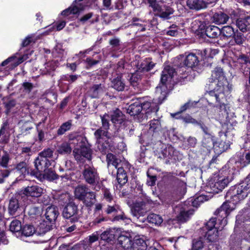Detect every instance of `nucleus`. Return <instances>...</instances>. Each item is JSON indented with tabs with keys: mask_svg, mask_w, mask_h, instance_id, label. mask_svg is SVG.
I'll return each instance as SVG.
<instances>
[{
	"mask_svg": "<svg viewBox=\"0 0 250 250\" xmlns=\"http://www.w3.org/2000/svg\"><path fill=\"white\" fill-rule=\"evenodd\" d=\"M250 191V174L240 184L232 187L227 192L226 197L228 199L217 211L219 215L225 218L229 213L234 209L235 204L244 199Z\"/></svg>",
	"mask_w": 250,
	"mask_h": 250,
	"instance_id": "f257e3e1",
	"label": "nucleus"
},
{
	"mask_svg": "<svg viewBox=\"0 0 250 250\" xmlns=\"http://www.w3.org/2000/svg\"><path fill=\"white\" fill-rule=\"evenodd\" d=\"M209 82L213 89L208 92V99L210 100L214 99L218 103L216 106H219L220 108L225 109L224 93L229 92L230 87L229 86L228 82L221 67H216L212 72Z\"/></svg>",
	"mask_w": 250,
	"mask_h": 250,
	"instance_id": "f03ea898",
	"label": "nucleus"
},
{
	"mask_svg": "<svg viewBox=\"0 0 250 250\" xmlns=\"http://www.w3.org/2000/svg\"><path fill=\"white\" fill-rule=\"evenodd\" d=\"M177 73L175 69L170 66H166L163 70L161 74V83L162 85H159L156 87V94H161L162 96L159 97V99L160 100L161 98H164L166 97V86L165 84L167 82L170 81V80L174 77V75Z\"/></svg>",
	"mask_w": 250,
	"mask_h": 250,
	"instance_id": "7ed1b4c3",
	"label": "nucleus"
},
{
	"mask_svg": "<svg viewBox=\"0 0 250 250\" xmlns=\"http://www.w3.org/2000/svg\"><path fill=\"white\" fill-rule=\"evenodd\" d=\"M149 6L151 7L155 15L164 20L170 18V16L173 14L174 10L169 6L160 5L157 0H147Z\"/></svg>",
	"mask_w": 250,
	"mask_h": 250,
	"instance_id": "20e7f679",
	"label": "nucleus"
},
{
	"mask_svg": "<svg viewBox=\"0 0 250 250\" xmlns=\"http://www.w3.org/2000/svg\"><path fill=\"white\" fill-rule=\"evenodd\" d=\"M186 54L181 55L178 57V59L181 62L179 66L182 68L185 66L192 69L197 66L199 63L198 57L193 53H189L188 55Z\"/></svg>",
	"mask_w": 250,
	"mask_h": 250,
	"instance_id": "39448f33",
	"label": "nucleus"
},
{
	"mask_svg": "<svg viewBox=\"0 0 250 250\" xmlns=\"http://www.w3.org/2000/svg\"><path fill=\"white\" fill-rule=\"evenodd\" d=\"M82 174L84 180L89 184L95 185L99 182V174L97 169L93 166H84Z\"/></svg>",
	"mask_w": 250,
	"mask_h": 250,
	"instance_id": "423d86ee",
	"label": "nucleus"
},
{
	"mask_svg": "<svg viewBox=\"0 0 250 250\" xmlns=\"http://www.w3.org/2000/svg\"><path fill=\"white\" fill-rule=\"evenodd\" d=\"M106 160L108 168L114 167L116 170V175L126 173L123 167V163L120 160L117 159L115 155L111 153L107 154Z\"/></svg>",
	"mask_w": 250,
	"mask_h": 250,
	"instance_id": "0eeeda50",
	"label": "nucleus"
},
{
	"mask_svg": "<svg viewBox=\"0 0 250 250\" xmlns=\"http://www.w3.org/2000/svg\"><path fill=\"white\" fill-rule=\"evenodd\" d=\"M229 133V131H226L225 134L221 136L220 139H218V140L214 143V149L217 153H221L229 148L230 142L226 140V137Z\"/></svg>",
	"mask_w": 250,
	"mask_h": 250,
	"instance_id": "6e6552de",
	"label": "nucleus"
},
{
	"mask_svg": "<svg viewBox=\"0 0 250 250\" xmlns=\"http://www.w3.org/2000/svg\"><path fill=\"white\" fill-rule=\"evenodd\" d=\"M77 212V207L74 204L70 203L64 208L62 215L66 219L70 218L72 222H76L78 220Z\"/></svg>",
	"mask_w": 250,
	"mask_h": 250,
	"instance_id": "1a4fd4ad",
	"label": "nucleus"
},
{
	"mask_svg": "<svg viewBox=\"0 0 250 250\" xmlns=\"http://www.w3.org/2000/svg\"><path fill=\"white\" fill-rule=\"evenodd\" d=\"M22 192L27 197L38 198L42 194L43 189L37 185H32L23 188Z\"/></svg>",
	"mask_w": 250,
	"mask_h": 250,
	"instance_id": "9d476101",
	"label": "nucleus"
},
{
	"mask_svg": "<svg viewBox=\"0 0 250 250\" xmlns=\"http://www.w3.org/2000/svg\"><path fill=\"white\" fill-rule=\"evenodd\" d=\"M220 208H219L215 212V214L217 216V219L218 221H220V223L221 225V227H215V224L216 222V218H211L207 223H206V229L207 230L209 229H218L221 230L224 227H225L227 224V221L226 218L229 215H228L225 218H223L221 217L220 215H219V213L217 212ZM229 213L228 214H229Z\"/></svg>",
	"mask_w": 250,
	"mask_h": 250,
	"instance_id": "9b49d317",
	"label": "nucleus"
},
{
	"mask_svg": "<svg viewBox=\"0 0 250 250\" xmlns=\"http://www.w3.org/2000/svg\"><path fill=\"white\" fill-rule=\"evenodd\" d=\"M144 202H136L131 209V212L134 217L137 219L141 216H144L147 211Z\"/></svg>",
	"mask_w": 250,
	"mask_h": 250,
	"instance_id": "f8f14e48",
	"label": "nucleus"
},
{
	"mask_svg": "<svg viewBox=\"0 0 250 250\" xmlns=\"http://www.w3.org/2000/svg\"><path fill=\"white\" fill-rule=\"evenodd\" d=\"M33 176L41 181L45 179L49 181L57 179V176L54 171L51 168H49L48 167L42 172H38L33 173Z\"/></svg>",
	"mask_w": 250,
	"mask_h": 250,
	"instance_id": "ddd939ff",
	"label": "nucleus"
},
{
	"mask_svg": "<svg viewBox=\"0 0 250 250\" xmlns=\"http://www.w3.org/2000/svg\"><path fill=\"white\" fill-rule=\"evenodd\" d=\"M141 106L142 107V114H145V117H146V118L148 117L150 114H155L159 110V106L155 103L149 102L141 103Z\"/></svg>",
	"mask_w": 250,
	"mask_h": 250,
	"instance_id": "4468645a",
	"label": "nucleus"
},
{
	"mask_svg": "<svg viewBox=\"0 0 250 250\" xmlns=\"http://www.w3.org/2000/svg\"><path fill=\"white\" fill-rule=\"evenodd\" d=\"M36 170H32L31 172V175H33V173L42 172L45 170L51 165L50 161L45 158H42L38 157L34 162Z\"/></svg>",
	"mask_w": 250,
	"mask_h": 250,
	"instance_id": "2eb2a0df",
	"label": "nucleus"
},
{
	"mask_svg": "<svg viewBox=\"0 0 250 250\" xmlns=\"http://www.w3.org/2000/svg\"><path fill=\"white\" fill-rule=\"evenodd\" d=\"M59 63V62L58 59L46 62L44 63V67L41 69L42 74L52 76Z\"/></svg>",
	"mask_w": 250,
	"mask_h": 250,
	"instance_id": "dca6fc26",
	"label": "nucleus"
},
{
	"mask_svg": "<svg viewBox=\"0 0 250 250\" xmlns=\"http://www.w3.org/2000/svg\"><path fill=\"white\" fill-rule=\"evenodd\" d=\"M94 136L96 139L97 142L98 143V147L100 151L102 152H105L106 149V147L100 143V140L102 139L103 137L104 136L107 138H109L108 135V132L102 128H100L96 130L94 132Z\"/></svg>",
	"mask_w": 250,
	"mask_h": 250,
	"instance_id": "f3484780",
	"label": "nucleus"
},
{
	"mask_svg": "<svg viewBox=\"0 0 250 250\" xmlns=\"http://www.w3.org/2000/svg\"><path fill=\"white\" fill-rule=\"evenodd\" d=\"M80 154L77 153L74 150V153H75L74 157L75 159L77 160H81L82 156L86 158L88 160H90L91 158V153L92 151L90 149V147L86 146V143L85 144L80 145Z\"/></svg>",
	"mask_w": 250,
	"mask_h": 250,
	"instance_id": "a211bd4d",
	"label": "nucleus"
},
{
	"mask_svg": "<svg viewBox=\"0 0 250 250\" xmlns=\"http://www.w3.org/2000/svg\"><path fill=\"white\" fill-rule=\"evenodd\" d=\"M58 214V208L55 206L51 205L48 207L46 209L45 216L50 223L54 222L57 219Z\"/></svg>",
	"mask_w": 250,
	"mask_h": 250,
	"instance_id": "6ab92c4d",
	"label": "nucleus"
},
{
	"mask_svg": "<svg viewBox=\"0 0 250 250\" xmlns=\"http://www.w3.org/2000/svg\"><path fill=\"white\" fill-rule=\"evenodd\" d=\"M161 153L159 154L160 158L167 159L168 160L172 159L174 155L175 150L170 145H163L162 147Z\"/></svg>",
	"mask_w": 250,
	"mask_h": 250,
	"instance_id": "aec40b11",
	"label": "nucleus"
},
{
	"mask_svg": "<svg viewBox=\"0 0 250 250\" xmlns=\"http://www.w3.org/2000/svg\"><path fill=\"white\" fill-rule=\"evenodd\" d=\"M133 238L130 234L121 235L118 239L119 244L125 249H131L133 244Z\"/></svg>",
	"mask_w": 250,
	"mask_h": 250,
	"instance_id": "412c9836",
	"label": "nucleus"
},
{
	"mask_svg": "<svg viewBox=\"0 0 250 250\" xmlns=\"http://www.w3.org/2000/svg\"><path fill=\"white\" fill-rule=\"evenodd\" d=\"M68 138L70 145H73L74 146H77L80 147V145L85 144L87 142L85 137L76 134H70Z\"/></svg>",
	"mask_w": 250,
	"mask_h": 250,
	"instance_id": "4be33fe9",
	"label": "nucleus"
},
{
	"mask_svg": "<svg viewBox=\"0 0 250 250\" xmlns=\"http://www.w3.org/2000/svg\"><path fill=\"white\" fill-rule=\"evenodd\" d=\"M142 111L141 103L139 101L131 104L127 108V113L131 116L140 115L141 116L142 115Z\"/></svg>",
	"mask_w": 250,
	"mask_h": 250,
	"instance_id": "5701e85b",
	"label": "nucleus"
},
{
	"mask_svg": "<svg viewBox=\"0 0 250 250\" xmlns=\"http://www.w3.org/2000/svg\"><path fill=\"white\" fill-rule=\"evenodd\" d=\"M194 210L192 209H187L185 207H182L177 216V219L180 222H185L190 218Z\"/></svg>",
	"mask_w": 250,
	"mask_h": 250,
	"instance_id": "b1692460",
	"label": "nucleus"
},
{
	"mask_svg": "<svg viewBox=\"0 0 250 250\" xmlns=\"http://www.w3.org/2000/svg\"><path fill=\"white\" fill-rule=\"evenodd\" d=\"M21 206L19 200L16 198H12L9 201L8 206V212L11 215H16L17 212H19Z\"/></svg>",
	"mask_w": 250,
	"mask_h": 250,
	"instance_id": "393cba45",
	"label": "nucleus"
},
{
	"mask_svg": "<svg viewBox=\"0 0 250 250\" xmlns=\"http://www.w3.org/2000/svg\"><path fill=\"white\" fill-rule=\"evenodd\" d=\"M187 6L191 9L199 10L207 7V3L202 0H188Z\"/></svg>",
	"mask_w": 250,
	"mask_h": 250,
	"instance_id": "a878e982",
	"label": "nucleus"
},
{
	"mask_svg": "<svg viewBox=\"0 0 250 250\" xmlns=\"http://www.w3.org/2000/svg\"><path fill=\"white\" fill-rule=\"evenodd\" d=\"M214 181L218 184V187L221 188V191L228 186L229 183L231 181V178L228 176L218 175L212 178Z\"/></svg>",
	"mask_w": 250,
	"mask_h": 250,
	"instance_id": "bb28decb",
	"label": "nucleus"
},
{
	"mask_svg": "<svg viewBox=\"0 0 250 250\" xmlns=\"http://www.w3.org/2000/svg\"><path fill=\"white\" fill-rule=\"evenodd\" d=\"M88 190L89 189L86 185H79L75 189V196L76 198L83 201L85 198Z\"/></svg>",
	"mask_w": 250,
	"mask_h": 250,
	"instance_id": "cd10ccee",
	"label": "nucleus"
},
{
	"mask_svg": "<svg viewBox=\"0 0 250 250\" xmlns=\"http://www.w3.org/2000/svg\"><path fill=\"white\" fill-rule=\"evenodd\" d=\"M104 92V87L101 84H95L88 91L89 95L92 98H97Z\"/></svg>",
	"mask_w": 250,
	"mask_h": 250,
	"instance_id": "c85d7f7f",
	"label": "nucleus"
},
{
	"mask_svg": "<svg viewBox=\"0 0 250 250\" xmlns=\"http://www.w3.org/2000/svg\"><path fill=\"white\" fill-rule=\"evenodd\" d=\"M205 34L210 38H216L221 34V30L217 26L209 25L206 28Z\"/></svg>",
	"mask_w": 250,
	"mask_h": 250,
	"instance_id": "c756f323",
	"label": "nucleus"
},
{
	"mask_svg": "<svg viewBox=\"0 0 250 250\" xmlns=\"http://www.w3.org/2000/svg\"><path fill=\"white\" fill-rule=\"evenodd\" d=\"M83 9L84 7L83 5V3H80L63 10L61 14L63 16H68L70 14H76Z\"/></svg>",
	"mask_w": 250,
	"mask_h": 250,
	"instance_id": "7c9ffc66",
	"label": "nucleus"
},
{
	"mask_svg": "<svg viewBox=\"0 0 250 250\" xmlns=\"http://www.w3.org/2000/svg\"><path fill=\"white\" fill-rule=\"evenodd\" d=\"M112 87L118 91H123L125 87V81L121 76H118L112 81Z\"/></svg>",
	"mask_w": 250,
	"mask_h": 250,
	"instance_id": "2f4dec72",
	"label": "nucleus"
},
{
	"mask_svg": "<svg viewBox=\"0 0 250 250\" xmlns=\"http://www.w3.org/2000/svg\"><path fill=\"white\" fill-rule=\"evenodd\" d=\"M213 21L217 24H224L229 19V17L223 12L216 13L213 16Z\"/></svg>",
	"mask_w": 250,
	"mask_h": 250,
	"instance_id": "473e14b6",
	"label": "nucleus"
},
{
	"mask_svg": "<svg viewBox=\"0 0 250 250\" xmlns=\"http://www.w3.org/2000/svg\"><path fill=\"white\" fill-rule=\"evenodd\" d=\"M155 66V63L151 61L149 58L144 60L140 64L138 68L140 72H148L151 70Z\"/></svg>",
	"mask_w": 250,
	"mask_h": 250,
	"instance_id": "72a5a7b5",
	"label": "nucleus"
},
{
	"mask_svg": "<svg viewBox=\"0 0 250 250\" xmlns=\"http://www.w3.org/2000/svg\"><path fill=\"white\" fill-rule=\"evenodd\" d=\"M218 184L214 181L212 178L208 183L206 187V191L211 193H218L221 191V188H219Z\"/></svg>",
	"mask_w": 250,
	"mask_h": 250,
	"instance_id": "f704fd0d",
	"label": "nucleus"
},
{
	"mask_svg": "<svg viewBox=\"0 0 250 250\" xmlns=\"http://www.w3.org/2000/svg\"><path fill=\"white\" fill-rule=\"evenodd\" d=\"M124 120V115L118 109L114 110L111 115V120L114 124H121L123 122Z\"/></svg>",
	"mask_w": 250,
	"mask_h": 250,
	"instance_id": "c9c22d12",
	"label": "nucleus"
},
{
	"mask_svg": "<svg viewBox=\"0 0 250 250\" xmlns=\"http://www.w3.org/2000/svg\"><path fill=\"white\" fill-rule=\"evenodd\" d=\"M21 233L26 237L32 236L34 234L41 235L42 233L37 232L33 226L30 225H26L21 228Z\"/></svg>",
	"mask_w": 250,
	"mask_h": 250,
	"instance_id": "e433bc0d",
	"label": "nucleus"
},
{
	"mask_svg": "<svg viewBox=\"0 0 250 250\" xmlns=\"http://www.w3.org/2000/svg\"><path fill=\"white\" fill-rule=\"evenodd\" d=\"M218 229H209L207 230L205 237L209 242H215L218 237Z\"/></svg>",
	"mask_w": 250,
	"mask_h": 250,
	"instance_id": "4c0bfd02",
	"label": "nucleus"
},
{
	"mask_svg": "<svg viewBox=\"0 0 250 250\" xmlns=\"http://www.w3.org/2000/svg\"><path fill=\"white\" fill-rule=\"evenodd\" d=\"M235 62L239 64L241 67L244 65H248L250 64V59L247 55L243 54H239L238 55L235 56Z\"/></svg>",
	"mask_w": 250,
	"mask_h": 250,
	"instance_id": "58836bf2",
	"label": "nucleus"
},
{
	"mask_svg": "<svg viewBox=\"0 0 250 250\" xmlns=\"http://www.w3.org/2000/svg\"><path fill=\"white\" fill-rule=\"evenodd\" d=\"M147 244L146 242L142 239H138L133 243V246L130 250H146Z\"/></svg>",
	"mask_w": 250,
	"mask_h": 250,
	"instance_id": "ea45409f",
	"label": "nucleus"
},
{
	"mask_svg": "<svg viewBox=\"0 0 250 250\" xmlns=\"http://www.w3.org/2000/svg\"><path fill=\"white\" fill-rule=\"evenodd\" d=\"M71 147L68 143L64 142L58 146L57 151L61 154H67L71 153Z\"/></svg>",
	"mask_w": 250,
	"mask_h": 250,
	"instance_id": "a19ab883",
	"label": "nucleus"
},
{
	"mask_svg": "<svg viewBox=\"0 0 250 250\" xmlns=\"http://www.w3.org/2000/svg\"><path fill=\"white\" fill-rule=\"evenodd\" d=\"M72 121L69 120L63 123L57 130V134L58 135H62L64 134L66 131L70 130L72 127Z\"/></svg>",
	"mask_w": 250,
	"mask_h": 250,
	"instance_id": "79ce46f5",
	"label": "nucleus"
},
{
	"mask_svg": "<svg viewBox=\"0 0 250 250\" xmlns=\"http://www.w3.org/2000/svg\"><path fill=\"white\" fill-rule=\"evenodd\" d=\"M147 220L149 223L155 225H160L163 222V219L159 215L151 213L147 217Z\"/></svg>",
	"mask_w": 250,
	"mask_h": 250,
	"instance_id": "37998d69",
	"label": "nucleus"
},
{
	"mask_svg": "<svg viewBox=\"0 0 250 250\" xmlns=\"http://www.w3.org/2000/svg\"><path fill=\"white\" fill-rule=\"evenodd\" d=\"M95 193L89 190L83 201L87 206H91L95 203Z\"/></svg>",
	"mask_w": 250,
	"mask_h": 250,
	"instance_id": "c03bdc74",
	"label": "nucleus"
},
{
	"mask_svg": "<svg viewBox=\"0 0 250 250\" xmlns=\"http://www.w3.org/2000/svg\"><path fill=\"white\" fill-rule=\"evenodd\" d=\"M221 30V34L224 37L229 38L234 35V31L233 28L231 26L227 25L223 26Z\"/></svg>",
	"mask_w": 250,
	"mask_h": 250,
	"instance_id": "a18cd8bd",
	"label": "nucleus"
},
{
	"mask_svg": "<svg viewBox=\"0 0 250 250\" xmlns=\"http://www.w3.org/2000/svg\"><path fill=\"white\" fill-rule=\"evenodd\" d=\"M236 25L239 30L243 32H246L249 29V24L246 19L238 20L236 21Z\"/></svg>",
	"mask_w": 250,
	"mask_h": 250,
	"instance_id": "49530a36",
	"label": "nucleus"
},
{
	"mask_svg": "<svg viewBox=\"0 0 250 250\" xmlns=\"http://www.w3.org/2000/svg\"><path fill=\"white\" fill-rule=\"evenodd\" d=\"M10 230L12 232H18L21 230V223L18 220H13L10 225Z\"/></svg>",
	"mask_w": 250,
	"mask_h": 250,
	"instance_id": "de8ad7c7",
	"label": "nucleus"
},
{
	"mask_svg": "<svg viewBox=\"0 0 250 250\" xmlns=\"http://www.w3.org/2000/svg\"><path fill=\"white\" fill-rule=\"evenodd\" d=\"M112 221H120L123 224H128L131 222V220L123 212L121 214L115 216L112 219Z\"/></svg>",
	"mask_w": 250,
	"mask_h": 250,
	"instance_id": "09e8293b",
	"label": "nucleus"
},
{
	"mask_svg": "<svg viewBox=\"0 0 250 250\" xmlns=\"http://www.w3.org/2000/svg\"><path fill=\"white\" fill-rule=\"evenodd\" d=\"M161 128V123L159 120L154 119L150 122L149 130L151 132H157Z\"/></svg>",
	"mask_w": 250,
	"mask_h": 250,
	"instance_id": "8fccbe9b",
	"label": "nucleus"
},
{
	"mask_svg": "<svg viewBox=\"0 0 250 250\" xmlns=\"http://www.w3.org/2000/svg\"><path fill=\"white\" fill-rule=\"evenodd\" d=\"M42 209L35 206H32L28 210V214L32 217L38 216L41 214Z\"/></svg>",
	"mask_w": 250,
	"mask_h": 250,
	"instance_id": "3c124183",
	"label": "nucleus"
},
{
	"mask_svg": "<svg viewBox=\"0 0 250 250\" xmlns=\"http://www.w3.org/2000/svg\"><path fill=\"white\" fill-rule=\"evenodd\" d=\"M99 235L98 232L96 231L85 238L84 240L85 242L89 245H91L98 240Z\"/></svg>",
	"mask_w": 250,
	"mask_h": 250,
	"instance_id": "603ef678",
	"label": "nucleus"
},
{
	"mask_svg": "<svg viewBox=\"0 0 250 250\" xmlns=\"http://www.w3.org/2000/svg\"><path fill=\"white\" fill-rule=\"evenodd\" d=\"M204 247L203 242L201 238L195 239L192 242V250H200Z\"/></svg>",
	"mask_w": 250,
	"mask_h": 250,
	"instance_id": "864d4df0",
	"label": "nucleus"
},
{
	"mask_svg": "<svg viewBox=\"0 0 250 250\" xmlns=\"http://www.w3.org/2000/svg\"><path fill=\"white\" fill-rule=\"evenodd\" d=\"M109 116L106 114L104 115L103 116H101L102 123V127L101 128L107 131H108L109 128Z\"/></svg>",
	"mask_w": 250,
	"mask_h": 250,
	"instance_id": "5fc2aeb1",
	"label": "nucleus"
},
{
	"mask_svg": "<svg viewBox=\"0 0 250 250\" xmlns=\"http://www.w3.org/2000/svg\"><path fill=\"white\" fill-rule=\"evenodd\" d=\"M197 103V102L195 101L189 100L187 103H185L184 105L181 106V107H180V112H184L187 109H190L192 107L195 106Z\"/></svg>",
	"mask_w": 250,
	"mask_h": 250,
	"instance_id": "6e6d98bb",
	"label": "nucleus"
},
{
	"mask_svg": "<svg viewBox=\"0 0 250 250\" xmlns=\"http://www.w3.org/2000/svg\"><path fill=\"white\" fill-rule=\"evenodd\" d=\"M53 151L50 148H47L40 153L38 157L48 159L53 156Z\"/></svg>",
	"mask_w": 250,
	"mask_h": 250,
	"instance_id": "4d7b16f0",
	"label": "nucleus"
},
{
	"mask_svg": "<svg viewBox=\"0 0 250 250\" xmlns=\"http://www.w3.org/2000/svg\"><path fill=\"white\" fill-rule=\"evenodd\" d=\"M119 210H120L119 206L116 204H114L113 205H108L105 210V212L107 214H109L112 213L117 212Z\"/></svg>",
	"mask_w": 250,
	"mask_h": 250,
	"instance_id": "13d9d810",
	"label": "nucleus"
},
{
	"mask_svg": "<svg viewBox=\"0 0 250 250\" xmlns=\"http://www.w3.org/2000/svg\"><path fill=\"white\" fill-rule=\"evenodd\" d=\"M9 161V156L8 153L4 152L3 154L1 156L0 161V166L3 167H7Z\"/></svg>",
	"mask_w": 250,
	"mask_h": 250,
	"instance_id": "bf43d9fd",
	"label": "nucleus"
},
{
	"mask_svg": "<svg viewBox=\"0 0 250 250\" xmlns=\"http://www.w3.org/2000/svg\"><path fill=\"white\" fill-rule=\"evenodd\" d=\"M117 180L120 185V187H121L127 182L126 173L117 175Z\"/></svg>",
	"mask_w": 250,
	"mask_h": 250,
	"instance_id": "052dcab7",
	"label": "nucleus"
},
{
	"mask_svg": "<svg viewBox=\"0 0 250 250\" xmlns=\"http://www.w3.org/2000/svg\"><path fill=\"white\" fill-rule=\"evenodd\" d=\"M139 72H141L138 69L136 72L132 74L130 78V83L134 86L136 85L137 82L141 79V76L139 75Z\"/></svg>",
	"mask_w": 250,
	"mask_h": 250,
	"instance_id": "680f3d73",
	"label": "nucleus"
},
{
	"mask_svg": "<svg viewBox=\"0 0 250 250\" xmlns=\"http://www.w3.org/2000/svg\"><path fill=\"white\" fill-rule=\"evenodd\" d=\"M101 239L106 241H110L113 238V234L110 230H106L101 234Z\"/></svg>",
	"mask_w": 250,
	"mask_h": 250,
	"instance_id": "e2e57ef3",
	"label": "nucleus"
},
{
	"mask_svg": "<svg viewBox=\"0 0 250 250\" xmlns=\"http://www.w3.org/2000/svg\"><path fill=\"white\" fill-rule=\"evenodd\" d=\"M22 85L23 89V92L27 94H29L34 88L33 84L30 82H24Z\"/></svg>",
	"mask_w": 250,
	"mask_h": 250,
	"instance_id": "0e129e2a",
	"label": "nucleus"
},
{
	"mask_svg": "<svg viewBox=\"0 0 250 250\" xmlns=\"http://www.w3.org/2000/svg\"><path fill=\"white\" fill-rule=\"evenodd\" d=\"M204 197L203 196H200L194 199H191L188 202H191L193 207H197L199 206L200 204L203 202Z\"/></svg>",
	"mask_w": 250,
	"mask_h": 250,
	"instance_id": "69168bd1",
	"label": "nucleus"
},
{
	"mask_svg": "<svg viewBox=\"0 0 250 250\" xmlns=\"http://www.w3.org/2000/svg\"><path fill=\"white\" fill-rule=\"evenodd\" d=\"M182 119L183 121L186 123H190L194 125H197L198 124V122L189 115L183 117Z\"/></svg>",
	"mask_w": 250,
	"mask_h": 250,
	"instance_id": "338daca9",
	"label": "nucleus"
},
{
	"mask_svg": "<svg viewBox=\"0 0 250 250\" xmlns=\"http://www.w3.org/2000/svg\"><path fill=\"white\" fill-rule=\"evenodd\" d=\"M235 42L238 45L242 44L245 41L243 35L240 33H237L234 36Z\"/></svg>",
	"mask_w": 250,
	"mask_h": 250,
	"instance_id": "774afa93",
	"label": "nucleus"
}]
</instances>
